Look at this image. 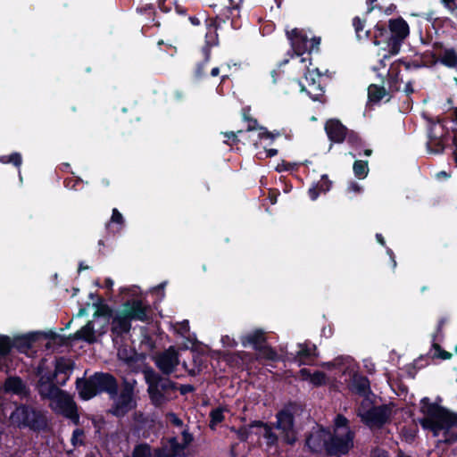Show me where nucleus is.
Here are the masks:
<instances>
[{
	"label": "nucleus",
	"instance_id": "nucleus-1",
	"mask_svg": "<svg viewBox=\"0 0 457 457\" xmlns=\"http://www.w3.org/2000/svg\"><path fill=\"white\" fill-rule=\"evenodd\" d=\"M420 411L425 415L419 422L424 429L430 430L434 436L443 431L442 443L452 445L457 442V414L437 403H431L428 397L420 400Z\"/></svg>",
	"mask_w": 457,
	"mask_h": 457
},
{
	"label": "nucleus",
	"instance_id": "nucleus-2",
	"mask_svg": "<svg viewBox=\"0 0 457 457\" xmlns=\"http://www.w3.org/2000/svg\"><path fill=\"white\" fill-rule=\"evenodd\" d=\"M147 394L151 403L162 407L177 398L178 383L156 372L152 368L144 370Z\"/></svg>",
	"mask_w": 457,
	"mask_h": 457
},
{
	"label": "nucleus",
	"instance_id": "nucleus-3",
	"mask_svg": "<svg viewBox=\"0 0 457 457\" xmlns=\"http://www.w3.org/2000/svg\"><path fill=\"white\" fill-rule=\"evenodd\" d=\"M354 431L349 426V420L343 414H337L334 420L333 432L329 431L327 445V456L342 457L348 454L353 447Z\"/></svg>",
	"mask_w": 457,
	"mask_h": 457
},
{
	"label": "nucleus",
	"instance_id": "nucleus-4",
	"mask_svg": "<svg viewBox=\"0 0 457 457\" xmlns=\"http://www.w3.org/2000/svg\"><path fill=\"white\" fill-rule=\"evenodd\" d=\"M11 420L19 428L41 433L49 429L46 412L29 404L20 403L11 414Z\"/></svg>",
	"mask_w": 457,
	"mask_h": 457
},
{
	"label": "nucleus",
	"instance_id": "nucleus-5",
	"mask_svg": "<svg viewBox=\"0 0 457 457\" xmlns=\"http://www.w3.org/2000/svg\"><path fill=\"white\" fill-rule=\"evenodd\" d=\"M295 406V403L289 402L276 413V422L272 423L280 431L283 442L288 445H294L297 440L294 415Z\"/></svg>",
	"mask_w": 457,
	"mask_h": 457
},
{
	"label": "nucleus",
	"instance_id": "nucleus-6",
	"mask_svg": "<svg viewBox=\"0 0 457 457\" xmlns=\"http://www.w3.org/2000/svg\"><path fill=\"white\" fill-rule=\"evenodd\" d=\"M389 37V54H398L403 41L410 34V27L403 17L390 19L388 21Z\"/></svg>",
	"mask_w": 457,
	"mask_h": 457
},
{
	"label": "nucleus",
	"instance_id": "nucleus-7",
	"mask_svg": "<svg viewBox=\"0 0 457 457\" xmlns=\"http://www.w3.org/2000/svg\"><path fill=\"white\" fill-rule=\"evenodd\" d=\"M134 387L129 382H125L121 391L113 402L108 412L116 418H122L136 407L133 399Z\"/></svg>",
	"mask_w": 457,
	"mask_h": 457
},
{
	"label": "nucleus",
	"instance_id": "nucleus-8",
	"mask_svg": "<svg viewBox=\"0 0 457 457\" xmlns=\"http://www.w3.org/2000/svg\"><path fill=\"white\" fill-rule=\"evenodd\" d=\"M392 410L387 404L371 406L362 414H360L361 421L370 428H381L389 420Z\"/></svg>",
	"mask_w": 457,
	"mask_h": 457
},
{
	"label": "nucleus",
	"instance_id": "nucleus-9",
	"mask_svg": "<svg viewBox=\"0 0 457 457\" xmlns=\"http://www.w3.org/2000/svg\"><path fill=\"white\" fill-rule=\"evenodd\" d=\"M448 135L444 125L430 121L427 142L428 152L436 154H442L445 148Z\"/></svg>",
	"mask_w": 457,
	"mask_h": 457
},
{
	"label": "nucleus",
	"instance_id": "nucleus-10",
	"mask_svg": "<svg viewBox=\"0 0 457 457\" xmlns=\"http://www.w3.org/2000/svg\"><path fill=\"white\" fill-rule=\"evenodd\" d=\"M432 48L429 54L434 62H440L449 69H457V50L454 47H448L443 42L436 41Z\"/></svg>",
	"mask_w": 457,
	"mask_h": 457
},
{
	"label": "nucleus",
	"instance_id": "nucleus-11",
	"mask_svg": "<svg viewBox=\"0 0 457 457\" xmlns=\"http://www.w3.org/2000/svg\"><path fill=\"white\" fill-rule=\"evenodd\" d=\"M55 411L66 419H69L74 425L79 424V414L78 405L73 398L65 391L60 395L55 400Z\"/></svg>",
	"mask_w": 457,
	"mask_h": 457
},
{
	"label": "nucleus",
	"instance_id": "nucleus-12",
	"mask_svg": "<svg viewBox=\"0 0 457 457\" xmlns=\"http://www.w3.org/2000/svg\"><path fill=\"white\" fill-rule=\"evenodd\" d=\"M96 391L97 395L106 393L111 399H115L118 395V381L116 378L107 372H95L93 374Z\"/></svg>",
	"mask_w": 457,
	"mask_h": 457
},
{
	"label": "nucleus",
	"instance_id": "nucleus-13",
	"mask_svg": "<svg viewBox=\"0 0 457 457\" xmlns=\"http://www.w3.org/2000/svg\"><path fill=\"white\" fill-rule=\"evenodd\" d=\"M329 429L324 427L310 433L305 439V446L312 454L327 453L328 436Z\"/></svg>",
	"mask_w": 457,
	"mask_h": 457
},
{
	"label": "nucleus",
	"instance_id": "nucleus-14",
	"mask_svg": "<svg viewBox=\"0 0 457 457\" xmlns=\"http://www.w3.org/2000/svg\"><path fill=\"white\" fill-rule=\"evenodd\" d=\"M156 367L165 376L171 374L176 366L179 364V357L177 352L172 348H169L155 357Z\"/></svg>",
	"mask_w": 457,
	"mask_h": 457
},
{
	"label": "nucleus",
	"instance_id": "nucleus-15",
	"mask_svg": "<svg viewBox=\"0 0 457 457\" xmlns=\"http://www.w3.org/2000/svg\"><path fill=\"white\" fill-rule=\"evenodd\" d=\"M149 306L143 303L141 300L132 299L128 300L124 303V312L131 320H140L145 322L148 320Z\"/></svg>",
	"mask_w": 457,
	"mask_h": 457
},
{
	"label": "nucleus",
	"instance_id": "nucleus-16",
	"mask_svg": "<svg viewBox=\"0 0 457 457\" xmlns=\"http://www.w3.org/2000/svg\"><path fill=\"white\" fill-rule=\"evenodd\" d=\"M286 34L294 52L297 55L308 53L309 38L303 30L295 28L291 30H286Z\"/></svg>",
	"mask_w": 457,
	"mask_h": 457
},
{
	"label": "nucleus",
	"instance_id": "nucleus-17",
	"mask_svg": "<svg viewBox=\"0 0 457 457\" xmlns=\"http://www.w3.org/2000/svg\"><path fill=\"white\" fill-rule=\"evenodd\" d=\"M328 139L336 144L343 143L347 136V128L337 119H329L325 123Z\"/></svg>",
	"mask_w": 457,
	"mask_h": 457
},
{
	"label": "nucleus",
	"instance_id": "nucleus-18",
	"mask_svg": "<svg viewBox=\"0 0 457 457\" xmlns=\"http://www.w3.org/2000/svg\"><path fill=\"white\" fill-rule=\"evenodd\" d=\"M3 389L6 394H12L19 396H28L29 390L21 377H8L4 385Z\"/></svg>",
	"mask_w": 457,
	"mask_h": 457
},
{
	"label": "nucleus",
	"instance_id": "nucleus-19",
	"mask_svg": "<svg viewBox=\"0 0 457 457\" xmlns=\"http://www.w3.org/2000/svg\"><path fill=\"white\" fill-rule=\"evenodd\" d=\"M241 344L244 347L252 346L255 351L267 343L265 332L261 328H256L249 333L240 337Z\"/></svg>",
	"mask_w": 457,
	"mask_h": 457
},
{
	"label": "nucleus",
	"instance_id": "nucleus-20",
	"mask_svg": "<svg viewBox=\"0 0 457 457\" xmlns=\"http://www.w3.org/2000/svg\"><path fill=\"white\" fill-rule=\"evenodd\" d=\"M76 389L78 390L80 399L88 401L97 395L96 391L93 375L87 378H79L76 380Z\"/></svg>",
	"mask_w": 457,
	"mask_h": 457
},
{
	"label": "nucleus",
	"instance_id": "nucleus-21",
	"mask_svg": "<svg viewBox=\"0 0 457 457\" xmlns=\"http://www.w3.org/2000/svg\"><path fill=\"white\" fill-rule=\"evenodd\" d=\"M251 427L262 428V436L265 439L266 445L270 448L277 446L278 443V436L274 432V425L271 422H264L262 420L251 421Z\"/></svg>",
	"mask_w": 457,
	"mask_h": 457
},
{
	"label": "nucleus",
	"instance_id": "nucleus-22",
	"mask_svg": "<svg viewBox=\"0 0 457 457\" xmlns=\"http://www.w3.org/2000/svg\"><path fill=\"white\" fill-rule=\"evenodd\" d=\"M131 329V320L129 317L122 311L120 313L117 314L112 318L111 332L117 336L121 337L124 334H128Z\"/></svg>",
	"mask_w": 457,
	"mask_h": 457
},
{
	"label": "nucleus",
	"instance_id": "nucleus-23",
	"mask_svg": "<svg viewBox=\"0 0 457 457\" xmlns=\"http://www.w3.org/2000/svg\"><path fill=\"white\" fill-rule=\"evenodd\" d=\"M74 369V361L70 359H65L63 357H60L56 359L54 365V373H56V377L63 374V378L62 380H58L57 384L59 386H64L66 382L69 380L71 373Z\"/></svg>",
	"mask_w": 457,
	"mask_h": 457
},
{
	"label": "nucleus",
	"instance_id": "nucleus-24",
	"mask_svg": "<svg viewBox=\"0 0 457 457\" xmlns=\"http://www.w3.org/2000/svg\"><path fill=\"white\" fill-rule=\"evenodd\" d=\"M39 337L40 332H32L15 337L13 340H12V347L16 348L19 352H25L26 350L31 349Z\"/></svg>",
	"mask_w": 457,
	"mask_h": 457
},
{
	"label": "nucleus",
	"instance_id": "nucleus-25",
	"mask_svg": "<svg viewBox=\"0 0 457 457\" xmlns=\"http://www.w3.org/2000/svg\"><path fill=\"white\" fill-rule=\"evenodd\" d=\"M389 37L390 30L386 27L384 23L378 22L374 26L372 43L375 46L386 44V46L383 47L382 49L389 53Z\"/></svg>",
	"mask_w": 457,
	"mask_h": 457
},
{
	"label": "nucleus",
	"instance_id": "nucleus-26",
	"mask_svg": "<svg viewBox=\"0 0 457 457\" xmlns=\"http://www.w3.org/2000/svg\"><path fill=\"white\" fill-rule=\"evenodd\" d=\"M351 389L361 396H367L370 393V382L366 376L354 373L352 378Z\"/></svg>",
	"mask_w": 457,
	"mask_h": 457
},
{
	"label": "nucleus",
	"instance_id": "nucleus-27",
	"mask_svg": "<svg viewBox=\"0 0 457 457\" xmlns=\"http://www.w3.org/2000/svg\"><path fill=\"white\" fill-rule=\"evenodd\" d=\"M332 187V181L328 179L327 174H323L320 178V180L315 184H313L308 189V195L311 200L315 201L318 199L321 193H327L330 190Z\"/></svg>",
	"mask_w": 457,
	"mask_h": 457
},
{
	"label": "nucleus",
	"instance_id": "nucleus-28",
	"mask_svg": "<svg viewBox=\"0 0 457 457\" xmlns=\"http://www.w3.org/2000/svg\"><path fill=\"white\" fill-rule=\"evenodd\" d=\"M69 338H71V340H83L89 344L95 343L96 336L93 321H87L80 329L70 335Z\"/></svg>",
	"mask_w": 457,
	"mask_h": 457
},
{
	"label": "nucleus",
	"instance_id": "nucleus-29",
	"mask_svg": "<svg viewBox=\"0 0 457 457\" xmlns=\"http://www.w3.org/2000/svg\"><path fill=\"white\" fill-rule=\"evenodd\" d=\"M37 389L42 399L53 401L63 393V390L60 389L54 383L37 385Z\"/></svg>",
	"mask_w": 457,
	"mask_h": 457
},
{
	"label": "nucleus",
	"instance_id": "nucleus-30",
	"mask_svg": "<svg viewBox=\"0 0 457 457\" xmlns=\"http://www.w3.org/2000/svg\"><path fill=\"white\" fill-rule=\"evenodd\" d=\"M386 96H388V98L386 100V102H389L392 96H390L386 88L382 86L370 84L368 87V99L370 103L378 104Z\"/></svg>",
	"mask_w": 457,
	"mask_h": 457
},
{
	"label": "nucleus",
	"instance_id": "nucleus-31",
	"mask_svg": "<svg viewBox=\"0 0 457 457\" xmlns=\"http://www.w3.org/2000/svg\"><path fill=\"white\" fill-rule=\"evenodd\" d=\"M40 337H44L45 338L50 340L45 345L46 350L52 349V344L55 345L58 347L66 346L70 344L69 340H71V338L65 337L64 336H61L54 331L43 333L40 332Z\"/></svg>",
	"mask_w": 457,
	"mask_h": 457
},
{
	"label": "nucleus",
	"instance_id": "nucleus-32",
	"mask_svg": "<svg viewBox=\"0 0 457 457\" xmlns=\"http://www.w3.org/2000/svg\"><path fill=\"white\" fill-rule=\"evenodd\" d=\"M402 79H400V70L393 69L388 71V87L391 92H398L400 90Z\"/></svg>",
	"mask_w": 457,
	"mask_h": 457
},
{
	"label": "nucleus",
	"instance_id": "nucleus-33",
	"mask_svg": "<svg viewBox=\"0 0 457 457\" xmlns=\"http://www.w3.org/2000/svg\"><path fill=\"white\" fill-rule=\"evenodd\" d=\"M256 351L258 352L259 356L262 359L272 361H277L278 360V354L276 350L272 346L267 345V343Z\"/></svg>",
	"mask_w": 457,
	"mask_h": 457
},
{
	"label": "nucleus",
	"instance_id": "nucleus-34",
	"mask_svg": "<svg viewBox=\"0 0 457 457\" xmlns=\"http://www.w3.org/2000/svg\"><path fill=\"white\" fill-rule=\"evenodd\" d=\"M96 308L94 317H104V318H110L112 314V308L104 303V299L102 297H98V302L94 304Z\"/></svg>",
	"mask_w": 457,
	"mask_h": 457
},
{
	"label": "nucleus",
	"instance_id": "nucleus-35",
	"mask_svg": "<svg viewBox=\"0 0 457 457\" xmlns=\"http://www.w3.org/2000/svg\"><path fill=\"white\" fill-rule=\"evenodd\" d=\"M353 173L359 179H363L369 173L368 161L356 160L353 165Z\"/></svg>",
	"mask_w": 457,
	"mask_h": 457
},
{
	"label": "nucleus",
	"instance_id": "nucleus-36",
	"mask_svg": "<svg viewBox=\"0 0 457 457\" xmlns=\"http://www.w3.org/2000/svg\"><path fill=\"white\" fill-rule=\"evenodd\" d=\"M169 443L172 457H185L184 450L187 446L183 443H179L176 437H171Z\"/></svg>",
	"mask_w": 457,
	"mask_h": 457
},
{
	"label": "nucleus",
	"instance_id": "nucleus-37",
	"mask_svg": "<svg viewBox=\"0 0 457 457\" xmlns=\"http://www.w3.org/2000/svg\"><path fill=\"white\" fill-rule=\"evenodd\" d=\"M0 162L4 164L12 163L19 169L22 163V157L20 153L14 152L10 155H0Z\"/></svg>",
	"mask_w": 457,
	"mask_h": 457
},
{
	"label": "nucleus",
	"instance_id": "nucleus-38",
	"mask_svg": "<svg viewBox=\"0 0 457 457\" xmlns=\"http://www.w3.org/2000/svg\"><path fill=\"white\" fill-rule=\"evenodd\" d=\"M12 346L13 345L11 338L8 336L0 334V359L7 356Z\"/></svg>",
	"mask_w": 457,
	"mask_h": 457
},
{
	"label": "nucleus",
	"instance_id": "nucleus-39",
	"mask_svg": "<svg viewBox=\"0 0 457 457\" xmlns=\"http://www.w3.org/2000/svg\"><path fill=\"white\" fill-rule=\"evenodd\" d=\"M300 350L297 352L296 357L300 359V364L304 363L302 359H310L314 355L313 352L316 350V346H309L307 345H299Z\"/></svg>",
	"mask_w": 457,
	"mask_h": 457
},
{
	"label": "nucleus",
	"instance_id": "nucleus-40",
	"mask_svg": "<svg viewBox=\"0 0 457 457\" xmlns=\"http://www.w3.org/2000/svg\"><path fill=\"white\" fill-rule=\"evenodd\" d=\"M432 349L435 351L432 358H438L442 360H450L453 354L450 352L444 350L441 345L436 341L432 340Z\"/></svg>",
	"mask_w": 457,
	"mask_h": 457
},
{
	"label": "nucleus",
	"instance_id": "nucleus-41",
	"mask_svg": "<svg viewBox=\"0 0 457 457\" xmlns=\"http://www.w3.org/2000/svg\"><path fill=\"white\" fill-rule=\"evenodd\" d=\"M110 223H114V224L118 225V228L115 232L120 231L124 225V218H123L122 214L119 212V210L116 208L112 209L111 220H110L109 223H107V225H106L107 229H109V228H110Z\"/></svg>",
	"mask_w": 457,
	"mask_h": 457
},
{
	"label": "nucleus",
	"instance_id": "nucleus-42",
	"mask_svg": "<svg viewBox=\"0 0 457 457\" xmlns=\"http://www.w3.org/2000/svg\"><path fill=\"white\" fill-rule=\"evenodd\" d=\"M131 457H151V447L148 444H139L136 445Z\"/></svg>",
	"mask_w": 457,
	"mask_h": 457
},
{
	"label": "nucleus",
	"instance_id": "nucleus-43",
	"mask_svg": "<svg viewBox=\"0 0 457 457\" xmlns=\"http://www.w3.org/2000/svg\"><path fill=\"white\" fill-rule=\"evenodd\" d=\"M243 112V119L248 122L247 131H253L255 129H259L258 121L256 119L252 118L250 116V107H244L242 109Z\"/></svg>",
	"mask_w": 457,
	"mask_h": 457
},
{
	"label": "nucleus",
	"instance_id": "nucleus-44",
	"mask_svg": "<svg viewBox=\"0 0 457 457\" xmlns=\"http://www.w3.org/2000/svg\"><path fill=\"white\" fill-rule=\"evenodd\" d=\"M366 20H361L359 16L353 19V26L354 28L356 37L359 41L361 40L362 33L364 32Z\"/></svg>",
	"mask_w": 457,
	"mask_h": 457
},
{
	"label": "nucleus",
	"instance_id": "nucleus-45",
	"mask_svg": "<svg viewBox=\"0 0 457 457\" xmlns=\"http://www.w3.org/2000/svg\"><path fill=\"white\" fill-rule=\"evenodd\" d=\"M243 132H244L243 130H238L237 132H234V131L223 132L222 134L227 138L226 140H224V143L226 145H228V146H233V145H238L240 142V139L238 138V134H241Z\"/></svg>",
	"mask_w": 457,
	"mask_h": 457
},
{
	"label": "nucleus",
	"instance_id": "nucleus-46",
	"mask_svg": "<svg viewBox=\"0 0 457 457\" xmlns=\"http://www.w3.org/2000/svg\"><path fill=\"white\" fill-rule=\"evenodd\" d=\"M255 428L251 427V422L247 426H242L237 430V438L241 442H246L249 436L253 434Z\"/></svg>",
	"mask_w": 457,
	"mask_h": 457
},
{
	"label": "nucleus",
	"instance_id": "nucleus-47",
	"mask_svg": "<svg viewBox=\"0 0 457 457\" xmlns=\"http://www.w3.org/2000/svg\"><path fill=\"white\" fill-rule=\"evenodd\" d=\"M310 381L315 386H321L326 384V374L323 371L316 370L312 374Z\"/></svg>",
	"mask_w": 457,
	"mask_h": 457
},
{
	"label": "nucleus",
	"instance_id": "nucleus-48",
	"mask_svg": "<svg viewBox=\"0 0 457 457\" xmlns=\"http://www.w3.org/2000/svg\"><path fill=\"white\" fill-rule=\"evenodd\" d=\"M217 46V42L214 41H212L208 38V37H205V44L204 46H203L202 48V53H203V55H204V60L203 61H205V62H210V59H211V48L212 46Z\"/></svg>",
	"mask_w": 457,
	"mask_h": 457
},
{
	"label": "nucleus",
	"instance_id": "nucleus-49",
	"mask_svg": "<svg viewBox=\"0 0 457 457\" xmlns=\"http://www.w3.org/2000/svg\"><path fill=\"white\" fill-rule=\"evenodd\" d=\"M211 425H217L222 422L225 419L223 411L220 408H216L210 412Z\"/></svg>",
	"mask_w": 457,
	"mask_h": 457
},
{
	"label": "nucleus",
	"instance_id": "nucleus-50",
	"mask_svg": "<svg viewBox=\"0 0 457 457\" xmlns=\"http://www.w3.org/2000/svg\"><path fill=\"white\" fill-rule=\"evenodd\" d=\"M85 435V432L82 428H76L73 430L72 432V435H71V445L76 447L77 445H85V442L80 439L79 440V436H84Z\"/></svg>",
	"mask_w": 457,
	"mask_h": 457
},
{
	"label": "nucleus",
	"instance_id": "nucleus-51",
	"mask_svg": "<svg viewBox=\"0 0 457 457\" xmlns=\"http://www.w3.org/2000/svg\"><path fill=\"white\" fill-rule=\"evenodd\" d=\"M259 130H261V132L259 133L260 139L268 138L270 140H274L275 138H277L280 136L279 131L271 132V131H269L265 127H262V126L259 127Z\"/></svg>",
	"mask_w": 457,
	"mask_h": 457
},
{
	"label": "nucleus",
	"instance_id": "nucleus-52",
	"mask_svg": "<svg viewBox=\"0 0 457 457\" xmlns=\"http://www.w3.org/2000/svg\"><path fill=\"white\" fill-rule=\"evenodd\" d=\"M345 139L347 140V143L353 147L358 146L361 142V139L360 136L358 135V133H356L353 130L349 131L348 129H347V136H346Z\"/></svg>",
	"mask_w": 457,
	"mask_h": 457
},
{
	"label": "nucleus",
	"instance_id": "nucleus-53",
	"mask_svg": "<svg viewBox=\"0 0 457 457\" xmlns=\"http://www.w3.org/2000/svg\"><path fill=\"white\" fill-rule=\"evenodd\" d=\"M82 182L80 178H66L63 180V186L68 189H77V186Z\"/></svg>",
	"mask_w": 457,
	"mask_h": 457
},
{
	"label": "nucleus",
	"instance_id": "nucleus-54",
	"mask_svg": "<svg viewBox=\"0 0 457 457\" xmlns=\"http://www.w3.org/2000/svg\"><path fill=\"white\" fill-rule=\"evenodd\" d=\"M56 378H57L56 373H54V372L45 373V374L41 375V377L39 378V379L37 381V385L53 384V383H54V380Z\"/></svg>",
	"mask_w": 457,
	"mask_h": 457
},
{
	"label": "nucleus",
	"instance_id": "nucleus-55",
	"mask_svg": "<svg viewBox=\"0 0 457 457\" xmlns=\"http://www.w3.org/2000/svg\"><path fill=\"white\" fill-rule=\"evenodd\" d=\"M398 63L403 65L406 70H417L422 67V64L419 61H406L404 59H399Z\"/></svg>",
	"mask_w": 457,
	"mask_h": 457
},
{
	"label": "nucleus",
	"instance_id": "nucleus-56",
	"mask_svg": "<svg viewBox=\"0 0 457 457\" xmlns=\"http://www.w3.org/2000/svg\"><path fill=\"white\" fill-rule=\"evenodd\" d=\"M208 62H205V61H202L198 62L195 69V77L198 79H202L205 75V67Z\"/></svg>",
	"mask_w": 457,
	"mask_h": 457
},
{
	"label": "nucleus",
	"instance_id": "nucleus-57",
	"mask_svg": "<svg viewBox=\"0 0 457 457\" xmlns=\"http://www.w3.org/2000/svg\"><path fill=\"white\" fill-rule=\"evenodd\" d=\"M320 37H313L311 39H309V46H308V53H312L313 51L318 52L319 46L320 45Z\"/></svg>",
	"mask_w": 457,
	"mask_h": 457
},
{
	"label": "nucleus",
	"instance_id": "nucleus-58",
	"mask_svg": "<svg viewBox=\"0 0 457 457\" xmlns=\"http://www.w3.org/2000/svg\"><path fill=\"white\" fill-rule=\"evenodd\" d=\"M137 12L140 14L149 13V14H155V9L153 4H146L144 6L137 7Z\"/></svg>",
	"mask_w": 457,
	"mask_h": 457
},
{
	"label": "nucleus",
	"instance_id": "nucleus-59",
	"mask_svg": "<svg viewBox=\"0 0 457 457\" xmlns=\"http://www.w3.org/2000/svg\"><path fill=\"white\" fill-rule=\"evenodd\" d=\"M446 322V319L442 317L439 319L438 320V323H437V326H436V332L433 334V340L436 341L437 337L442 334V330H443V328L445 326Z\"/></svg>",
	"mask_w": 457,
	"mask_h": 457
},
{
	"label": "nucleus",
	"instance_id": "nucleus-60",
	"mask_svg": "<svg viewBox=\"0 0 457 457\" xmlns=\"http://www.w3.org/2000/svg\"><path fill=\"white\" fill-rule=\"evenodd\" d=\"M370 457H390V455L386 450L377 447L371 451Z\"/></svg>",
	"mask_w": 457,
	"mask_h": 457
},
{
	"label": "nucleus",
	"instance_id": "nucleus-61",
	"mask_svg": "<svg viewBox=\"0 0 457 457\" xmlns=\"http://www.w3.org/2000/svg\"><path fill=\"white\" fill-rule=\"evenodd\" d=\"M181 435H182L183 444L186 446H187L189 444H191V442L194 440L193 435L191 433H189L187 429L183 430Z\"/></svg>",
	"mask_w": 457,
	"mask_h": 457
},
{
	"label": "nucleus",
	"instance_id": "nucleus-62",
	"mask_svg": "<svg viewBox=\"0 0 457 457\" xmlns=\"http://www.w3.org/2000/svg\"><path fill=\"white\" fill-rule=\"evenodd\" d=\"M169 416H170V421L175 427H182L183 426V420L180 418H179L175 413L170 412L169 414Z\"/></svg>",
	"mask_w": 457,
	"mask_h": 457
},
{
	"label": "nucleus",
	"instance_id": "nucleus-63",
	"mask_svg": "<svg viewBox=\"0 0 457 457\" xmlns=\"http://www.w3.org/2000/svg\"><path fill=\"white\" fill-rule=\"evenodd\" d=\"M278 195H279L278 190H277V189L270 190L268 199L270 200L271 204H277Z\"/></svg>",
	"mask_w": 457,
	"mask_h": 457
},
{
	"label": "nucleus",
	"instance_id": "nucleus-64",
	"mask_svg": "<svg viewBox=\"0 0 457 457\" xmlns=\"http://www.w3.org/2000/svg\"><path fill=\"white\" fill-rule=\"evenodd\" d=\"M178 390H179V392L182 395H185L188 393L193 392L195 390V388L192 385L187 384V385H180V386L178 387Z\"/></svg>",
	"mask_w": 457,
	"mask_h": 457
}]
</instances>
